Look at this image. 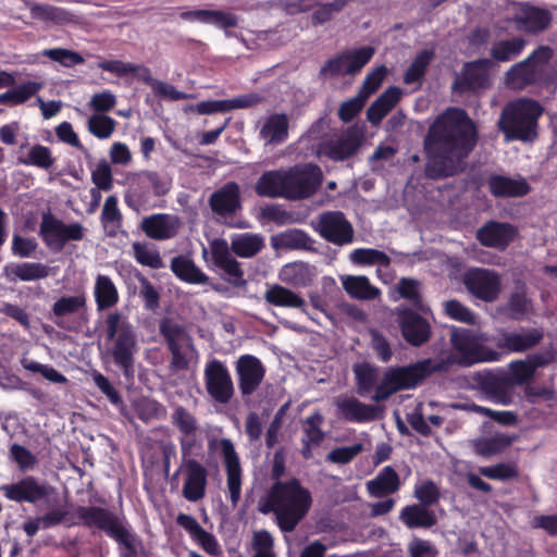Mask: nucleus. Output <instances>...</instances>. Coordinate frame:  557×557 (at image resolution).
<instances>
[{
    "label": "nucleus",
    "mask_w": 557,
    "mask_h": 557,
    "mask_svg": "<svg viewBox=\"0 0 557 557\" xmlns=\"http://www.w3.org/2000/svg\"><path fill=\"white\" fill-rule=\"evenodd\" d=\"M478 141V129L467 111L448 108L436 116L424 138L425 175L431 180L455 176Z\"/></svg>",
    "instance_id": "f257e3e1"
},
{
    "label": "nucleus",
    "mask_w": 557,
    "mask_h": 557,
    "mask_svg": "<svg viewBox=\"0 0 557 557\" xmlns=\"http://www.w3.org/2000/svg\"><path fill=\"white\" fill-rule=\"evenodd\" d=\"M312 497L296 478L275 482L260 508L262 513L273 512L281 531L292 532L308 513Z\"/></svg>",
    "instance_id": "f03ea898"
},
{
    "label": "nucleus",
    "mask_w": 557,
    "mask_h": 557,
    "mask_svg": "<svg viewBox=\"0 0 557 557\" xmlns=\"http://www.w3.org/2000/svg\"><path fill=\"white\" fill-rule=\"evenodd\" d=\"M77 521L72 524L97 529L123 548L122 557H137L141 540L133 531L125 516L100 506H77L74 511Z\"/></svg>",
    "instance_id": "7ed1b4c3"
},
{
    "label": "nucleus",
    "mask_w": 557,
    "mask_h": 557,
    "mask_svg": "<svg viewBox=\"0 0 557 557\" xmlns=\"http://www.w3.org/2000/svg\"><path fill=\"white\" fill-rule=\"evenodd\" d=\"M451 363L449 359L426 358L408 366L389 367L384 371L372 400L385 401L397 392L416 388L432 374L447 372Z\"/></svg>",
    "instance_id": "20e7f679"
},
{
    "label": "nucleus",
    "mask_w": 557,
    "mask_h": 557,
    "mask_svg": "<svg viewBox=\"0 0 557 557\" xmlns=\"http://www.w3.org/2000/svg\"><path fill=\"white\" fill-rule=\"evenodd\" d=\"M543 111L540 102L533 99L509 101L500 112L498 129L507 141L533 143L539 137V120Z\"/></svg>",
    "instance_id": "39448f33"
},
{
    "label": "nucleus",
    "mask_w": 557,
    "mask_h": 557,
    "mask_svg": "<svg viewBox=\"0 0 557 557\" xmlns=\"http://www.w3.org/2000/svg\"><path fill=\"white\" fill-rule=\"evenodd\" d=\"M106 341L111 343L110 355L125 377L134 375L138 338L135 326L119 311L109 312L104 319Z\"/></svg>",
    "instance_id": "423d86ee"
},
{
    "label": "nucleus",
    "mask_w": 557,
    "mask_h": 557,
    "mask_svg": "<svg viewBox=\"0 0 557 557\" xmlns=\"http://www.w3.org/2000/svg\"><path fill=\"white\" fill-rule=\"evenodd\" d=\"M554 50L541 45L524 60L511 65L505 73V84L513 90H524L530 86L548 87L553 83L549 62Z\"/></svg>",
    "instance_id": "0eeeda50"
},
{
    "label": "nucleus",
    "mask_w": 557,
    "mask_h": 557,
    "mask_svg": "<svg viewBox=\"0 0 557 557\" xmlns=\"http://www.w3.org/2000/svg\"><path fill=\"white\" fill-rule=\"evenodd\" d=\"M488 337L473 329L451 326L449 342L457 355V363L471 367L481 362H494L500 359L499 352L485 345Z\"/></svg>",
    "instance_id": "6e6552de"
},
{
    "label": "nucleus",
    "mask_w": 557,
    "mask_h": 557,
    "mask_svg": "<svg viewBox=\"0 0 557 557\" xmlns=\"http://www.w3.org/2000/svg\"><path fill=\"white\" fill-rule=\"evenodd\" d=\"M159 332L171 354L170 369L172 371L187 370L190 357L197 355V350L186 327L173 319L165 318L160 322Z\"/></svg>",
    "instance_id": "1a4fd4ad"
},
{
    "label": "nucleus",
    "mask_w": 557,
    "mask_h": 557,
    "mask_svg": "<svg viewBox=\"0 0 557 557\" xmlns=\"http://www.w3.org/2000/svg\"><path fill=\"white\" fill-rule=\"evenodd\" d=\"M39 237L52 251L60 252L69 242H81L85 237V227L78 223H64L51 212L41 215Z\"/></svg>",
    "instance_id": "9d476101"
},
{
    "label": "nucleus",
    "mask_w": 557,
    "mask_h": 557,
    "mask_svg": "<svg viewBox=\"0 0 557 557\" xmlns=\"http://www.w3.org/2000/svg\"><path fill=\"white\" fill-rule=\"evenodd\" d=\"M285 180V199L302 200L317 193L322 184L323 174L317 164H296L286 170Z\"/></svg>",
    "instance_id": "9b49d317"
},
{
    "label": "nucleus",
    "mask_w": 557,
    "mask_h": 557,
    "mask_svg": "<svg viewBox=\"0 0 557 557\" xmlns=\"http://www.w3.org/2000/svg\"><path fill=\"white\" fill-rule=\"evenodd\" d=\"M52 491V486L34 475H25L15 482L0 486L2 495L16 504L36 505L46 500Z\"/></svg>",
    "instance_id": "f8f14e48"
},
{
    "label": "nucleus",
    "mask_w": 557,
    "mask_h": 557,
    "mask_svg": "<svg viewBox=\"0 0 557 557\" xmlns=\"http://www.w3.org/2000/svg\"><path fill=\"white\" fill-rule=\"evenodd\" d=\"M396 321L403 338L410 346L421 347L431 339L430 322L414 309L405 306L397 307Z\"/></svg>",
    "instance_id": "ddd939ff"
},
{
    "label": "nucleus",
    "mask_w": 557,
    "mask_h": 557,
    "mask_svg": "<svg viewBox=\"0 0 557 557\" xmlns=\"http://www.w3.org/2000/svg\"><path fill=\"white\" fill-rule=\"evenodd\" d=\"M463 284L472 296L485 302L495 301L502 290L500 275L485 268L469 269L463 275Z\"/></svg>",
    "instance_id": "4468645a"
},
{
    "label": "nucleus",
    "mask_w": 557,
    "mask_h": 557,
    "mask_svg": "<svg viewBox=\"0 0 557 557\" xmlns=\"http://www.w3.org/2000/svg\"><path fill=\"white\" fill-rule=\"evenodd\" d=\"M207 393L219 404H227L234 396V384L226 364L219 359L209 360L203 370Z\"/></svg>",
    "instance_id": "2eb2a0df"
},
{
    "label": "nucleus",
    "mask_w": 557,
    "mask_h": 557,
    "mask_svg": "<svg viewBox=\"0 0 557 557\" xmlns=\"http://www.w3.org/2000/svg\"><path fill=\"white\" fill-rule=\"evenodd\" d=\"M473 382L480 391L488 396L491 400L502 405L512 403V383L503 369L479 371L472 376Z\"/></svg>",
    "instance_id": "dca6fc26"
},
{
    "label": "nucleus",
    "mask_w": 557,
    "mask_h": 557,
    "mask_svg": "<svg viewBox=\"0 0 557 557\" xmlns=\"http://www.w3.org/2000/svg\"><path fill=\"white\" fill-rule=\"evenodd\" d=\"M543 337V331L536 327L522 332L500 329L492 336V342L502 356V354L524 352L532 349L541 343Z\"/></svg>",
    "instance_id": "f3484780"
},
{
    "label": "nucleus",
    "mask_w": 557,
    "mask_h": 557,
    "mask_svg": "<svg viewBox=\"0 0 557 557\" xmlns=\"http://www.w3.org/2000/svg\"><path fill=\"white\" fill-rule=\"evenodd\" d=\"M317 231L326 242L337 246L354 242V227L342 211H326L319 215Z\"/></svg>",
    "instance_id": "a211bd4d"
},
{
    "label": "nucleus",
    "mask_w": 557,
    "mask_h": 557,
    "mask_svg": "<svg viewBox=\"0 0 557 557\" xmlns=\"http://www.w3.org/2000/svg\"><path fill=\"white\" fill-rule=\"evenodd\" d=\"M238 388L243 397L252 395L265 376V367L253 355H242L235 363Z\"/></svg>",
    "instance_id": "6ab92c4d"
},
{
    "label": "nucleus",
    "mask_w": 557,
    "mask_h": 557,
    "mask_svg": "<svg viewBox=\"0 0 557 557\" xmlns=\"http://www.w3.org/2000/svg\"><path fill=\"white\" fill-rule=\"evenodd\" d=\"M338 416L352 423H369L383 417L384 407L364 404L354 396L337 398L335 401Z\"/></svg>",
    "instance_id": "aec40b11"
},
{
    "label": "nucleus",
    "mask_w": 557,
    "mask_h": 557,
    "mask_svg": "<svg viewBox=\"0 0 557 557\" xmlns=\"http://www.w3.org/2000/svg\"><path fill=\"white\" fill-rule=\"evenodd\" d=\"M363 138V133L357 127H348L342 135L324 143L322 150L333 161H345L358 152Z\"/></svg>",
    "instance_id": "412c9836"
},
{
    "label": "nucleus",
    "mask_w": 557,
    "mask_h": 557,
    "mask_svg": "<svg viewBox=\"0 0 557 557\" xmlns=\"http://www.w3.org/2000/svg\"><path fill=\"white\" fill-rule=\"evenodd\" d=\"M517 235L518 230L512 224L490 220L476 231L475 237L484 247L505 250Z\"/></svg>",
    "instance_id": "4be33fe9"
},
{
    "label": "nucleus",
    "mask_w": 557,
    "mask_h": 557,
    "mask_svg": "<svg viewBox=\"0 0 557 557\" xmlns=\"http://www.w3.org/2000/svg\"><path fill=\"white\" fill-rule=\"evenodd\" d=\"M493 66L492 60L481 58L467 62L461 76L454 83V89L460 91H478L490 86L488 71Z\"/></svg>",
    "instance_id": "5701e85b"
},
{
    "label": "nucleus",
    "mask_w": 557,
    "mask_h": 557,
    "mask_svg": "<svg viewBox=\"0 0 557 557\" xmlns=\"http://www.w3.org/2000/svg\"><path fill=\"white\" fill-rule=\"evenodd\" d=\"M15 83L16 79L13 74L0 71V89L10 88L0 94V104L10 107L23 104L42 88V84L35 81H27L17 86H15Z\"/></svg>",
    "instance_id": "b1692460"
},
{
    "label": "nucleus",
    "mask_w": 557,
    "mask_h": 557,
    "mask_svg": "<svg viewBox=\"0 0 557 557\" xmlns=\"http://www.w3.org/2000/svg\"><path fill=\"white\" fill-rule=\"evenodd\" d=\"M221 453L226 470V486L230 494V502L235 508L242 496V467L239 457L234 448L233 443L224 438L221 441Z\"/></svg>",
    "instance_id": "393cba45"
},
{
    "label": "nucleus",
    "mask_w": 557,
    "mask_h": 557,
    "mask_svg": "<svg viewBox=\"0 0 557 557\" xmlns=\"http://www.w3.org/2000/svg\"><path fill=\"white\" fill-rule=\"evenodd\" d=\"M211 257L214 265L224 271L226 281L233 286L240 287L246 281L240 263L233 258L225 239H214L210 244Z\"/></svg>",
    "instance_id": "a878e982"
},
{
    "label": "nucleus",
    "mask_w": 557,
    "mask_h": 557,
    "mask_svg": "<svg viewBox=\"0 0 557 557\" xmlns=\"http://www.w3.org/2000/svg\"><path fill=\"white\" fill-rule=\"evenodd\" d=\"M185 482L183 496L188 502L196 503L206 495L208 470L194 458H184Z\"/></svg>",
    "instance_id": "bb28decb"
},
{
    "label": "nucleus",
    "mask_w": 557,
    "mask_h": 557,
    "mask_svg": "<svg viewBox=\"0 0 557 557\" xmlns=\"http://www.w3.org/2000/svg\"><path fill=\"white\" fill-rule=\"evenodd\" d=\"M209 206L212 212L219 216H233L242 209L239 185L236 182H227L221 188L211 194Z\"/></svg>",
    "instance_id": "cd10ccee"
},
{
    "label": "nucleus",
    "mask_w": 557,
    "mask_h": 557,
    "mask_svg": "<svg viewBox=\"0 0 557 557\" xmlns=\"http://www.w3.org/2000/svg\"><path fill=\"white\" fill-rule=\"evenodd\" d=\"M180 226V218L169 213H153L145 216L140 223V228L146 236L156 240H165L175 237Z\"/></svg>",
    "instance_id": "c85d7f7f"
},
{
    "label": "nucleus",
    "mask_w": 557,
    "mask_h": 557,
    "mask_svg": "<svg viewBox=\"0 0 557 557\" xmlns=\"http://www.w3.org/2000/svg\"><path fill=\"white\" fill-rule=\"evenodd\" d=\"M490 194L495 198H520L531 190L525 178H513L503 174L492 173L486 178Z\"/></svg>",
    "instance_id": "c756f323"
},
{
    "label": "nucleus",
    "mask_w": 557,
    "mask_h": 557,
    "mask_svg": "<svg viewBox=\"0 0 557 557\" xmlns=\"http://www.w3.org/2000/svg\"><path fill=\"white\" fill-rule=\"evenodd\" d=\"M86 301L87 299L84 293L60 297L51 308L54 324L70 332L77 331L79 324L70 323L65 318L71 314L85 312L87 310Z\"/></svg>",
    "instance_id": "7c9ffc66"
},
{
    "label": "nucleus",
    "mask_w": 557,
    "mask_h": 557,
    "mask_svg": "<svg viewBox=\"0 0 557 557\" xmlns=\"http://www.w3.org/2000/svg\"><path fill=\"white\" fill-rule=\"evenodd\" d=\"M172 424L182 433L180 438L183 458L189 457L195 447V435L198 430L196 418L183 406H178L172 413Z\"/></svg>",
    "instance_id": "2f4dec72"
},
{
    "label": "nucleus",
    "mask_w": 557,
    "mask_h": 557,
    "mask_svg": "<svg viewBox=\"0 0 557 557\" xmlns=\"http://www.w3.org/2000/svg\"><path fill=\"white\" fill-rule=\"evenodd\" d=\"M262 97L256 92L242 95L233 99L208 100L197 103L196 111L199 114H213L230 112L235 109L251 108L259 104Z\"/></svg>",
    "instance_id": "473e14b6"
},
{
    "label": "nucleus",
    "mask_w": 557,
    "mask_h": 557,
    "mask_svg": "<svg viewBox=\"0 0 557 557\" xmlns=\"http://www.w3.org/2000/svg\"><path fill=\"white\" fill-rule=\"evenodd\" d=\"M29 14L33 20L53 25L63 26L69 24H77L79 16L73 12L48 3L30 2L28 4Z\"/></svg>",
    "instance_id": "72a5a7b5"
},
{
    "label": "nucleus",
    "mask_w": 557,
    "mask_h": 557,
    "mask_svg": "<svg viewBox=\"0 0 557 557\" xmlns=\"http://www.w3.org/2000/svg\"><path fill=\"white\" fill-rule=\"evenodd\" d=\"M180 17L188 22L211 24L218 28L224 29L226 33L228 28H234L238 25V16L236 14L220 10H189L182 12Z\"/></svg>",
    "instance_id": "f704fd0d"
},
{
    "label": "nucleus",
    "mask_w": 557,
    "mask_h": 557,
    "mask_svg": "<svg viewBox=\"0 0 557 557\" xmlns=\"http://www.w3.org/2000/svg\"><path fill=\"white\" fill-rule=\"evenodd\" d=\"M552 21V13L547 9L532 5H525L516 18L519 28L530 34L544 32Z\"/></svg>",
    "instance_id": "c9c22d12"
},
{
    "label": "nucleus",
    "mask_w": 557,
    "mask_h": 557,
    "mask_svg": "<svg viewBox=\"0 0 557 557\" xmlns=\"http://www.w3.org/2000/svg\"><path fill=\"white\" fill-rule=\"evenodd\" d=\"M400 485L397 471L392 466H386L374 479L367 482V490L372 497L382 498L398 492Z\"/></svg>",
    "instance_id": "e433bc0d"
},
{
    "label": "nucleus",
    "mask_w": 557,
    "mask_h": 557,
    "mask_svg": "<svg viewBox=\"0 0 557 557\" xmlns=\"http://www.w3.org/2000/svg\"><path fill=\"white\" fill-rule=\"evenodd\" d=\"M3 275L10 282H30L46 278L49 275L48 265L41 262L9 263L3 268Z\"/></svg>",
    "instance_id": "4c0bfd02"
},
{
    "label": "nucleus",
    "mask_w": 557,
    "mask_h": 557,
    "mask_svg": "<svg viewBox=\"0 0 557 557\" xmlns=\"http://www.w3.org/2000/svg\"><path fill=\"white\" fill-rule=\"evenodd\" d=\"M401 98V89L391 86L384 90L368 108L367 120L372 125H379L382 120L392 111Z\"/></svg>",
    "instance_id": "58836bf2"
},
{
    "label": "nucleus",
    "mask_w": 557,
    "mask_h": 557,
    "mask_svg": "<svg viewBox=\"0 0 557 557\" xmlns=\"http://www.w3.org/2000/svg\"><path fill=\"white\" fill-rule=\"evenodd\" d=\"M286 170H271L261 174L255 184V191L260 197L285 198Z\"/></svg>",
    "instance_id": "ea45409f"
},
{
    "label": "nucleus",
    "mask_w": 557,
    "mask_h": 557,
    "mask_svg": "<svg viewBox=\"0 0 557 557\" xmlns=\"http://www.w3.org/2000/svg\"><path fill=\"white\" fill-rule=\"evenodd\" d=\"M528 41L520 36L495 40L490 49V60L496 63H507L517 59L524 50Z\"/></svg>",
    "instance_id": "a19ab883"
},
{
    "label": "nucleus",
    "mask_w": 557,
    "mask_h": 557,
    "mask_svg": "<svg viewBox=\"0 0 557 557\" xmlns=\"http://www.w3.org/2000/svg\"><path fill=\"white\" fill-rule=\"evenodd\" d=\"M264 300L274 307L301 310L306 307V300L299 294L278 284L268 286Z\"/></svg>",
    "instance_id": "79ce46f5"
},
{
    "label": "nucleus",
    "mask_w": 557,
    "mask_h": 557,
    "mask_svg": "<svg viewBox=\"0 0 557 557\" xmlns=\"http://www.w3.org/2000/svg\"><path fill=\"white\" fill-rule=\"evenodd\" d=\"M170 269L177 278L188 284H207L209 281V276L190 258L183 255L172 258Z\"/></svg>",
    "instance_id": "37998d69"
},
{
    "label": "nucleus",
    "mask_w": 557,
    "mask_h": 557,
    "mask_svg": "<svg viewBox=\"0 0 557 557\" xmlns=\"http://www.w3.org/2000/svg\"><path fill=\"white\" fill-rule=\"evenodd\" d=\"M94 297L98 311L110 309L114 307L120 300L115 284L111 277L103 274H99L96 277Z\"/></svg>",
    "instance_id": "c03bdc74"
},
{
    "label": "nucleus",
    "mask_w": 557,
    "mask_h": 557,
    "mask_svg": "<svg viewBox=\"0 0 557 557\" xmlns=\"http://www.w3.org/2000/svg\"><path fill=\"white\" fill-rule=\"evenodd\" d=\"M399 518L409 529H430L434 527L437 521L433 511L416 504L404 507Z\"/></svg>",
    "instance_id": "a18cd8bd"
},
{
    "label": "nucleus",
    "mask_w": 557,
    "mask_h": 557,
    "mask_svg": "<svg viewBox=\"0 0 557 557\" xmlns=\"http://www.w3.org/2000/svg\"><path fill=\"white\" fill-rule=\"evenodd\" d=\"M264 248V238L260 234L244 233L232 238L230 251L239 258H252Z\"/></svg>",
    "instance_id": "49530a36"
},
{
    "label": "nucleus",
    "mask_w": 557,
    "mask_h": 557,
    "mask_svg": "<svg viewBox=\"0 0 557 557\" xmlns=\"http://www.w3.org/2000/svg\"><path fill=\"white\" fill-rule=\"evenodd\" d=\"M343 287L355 299L373 300L380 295V289L371 285L364 275H347L343 280Z\"/></svg>",
    "instance_id": "de8ad7c7"
},
{
    "label": "nucleus",
    "mask_w": 557,
    "mask_h": 557,
    "mask_svg": "<svg viewBox=\"0 0 557 557\" xmlns=\"http://www.w3.org/2000/svg\"><path fill=\"white\" fill-rule=\"evenodd\" d=\"M278 277L283 283L294 287H307L312 282L311 269L305 262L285 264L281 269Z\"/></svg>",
    "instance_id": "09e8293b"
},
{
    "label": "nucleus",
    "mask_w": 557,
    "mask_h": 557,
    "mask_svg": "<svg viewBox=\"0 0 557 557\" xmlns=\"http://www.w3.org/2000/svg\"><path fill=\"white\" fill-rule=\"evenodd\" d=\"M260 135L270 144L283 143L288 136V120L285 114H272L263 124Z\"/></svg>",
    "instance_id": "8fccbe9b"
},
{
    "label": "nucleus",
    "mask_w": 557,
    "mask_h": 557,
    "mask_svg": "<svg viewBox=\"0 0 557 557\" xmlns=\"http://www.w3.org/2000/svg\"><path fill=\"white\" fill-rule=\"evenodd\" d=\"M352 371L359 395L363 396L372 389L375 391L379 379V369L375 366L364 361L354 364Z\"/></svg>",
    "instance_id": "3c124183"
},
{
    "label": "nucleus",
    "mask_w": 557,
    "mask_h": 557,
    "mask_svg": "<svg viewBox=\"0 0 557 557\" xmlns=\"http://www.w3.org/2000/svg\"><path fill=\"white\" fill-rule=\"evenodd\" d=\"M18 162L27 166L49 171L54 165L55 158L49 147L35 144L29 148L26 156L18 158Z\"/></svg>",
    "instance_id": "603ef678"
},
{
    "label": "nucleus",
    "mask_w": 557,
    "mask_h": 557,
    "mask_svg": "<svg viewBox=\"0 0 557 557\" xmlns=\"http://www.w3.org/2000/svg\"><path fill=\"white\" fill-rule=\"evenodd\" d=\"M133 257L137 263L158 270L164 267L157 247L148 242H135L132 244Z\"/></svg>",
    "instance_id": "864d4df0"
},
{
    "label": "nucleus",
    "mask_w": 557,
    "mask_h": 557,
    "mask_svg": "<svg viewBox=\"0 0 557 557\" xmlns=\"http://www.w3.org/2000/svg\"><path fill=\"white\" fill-rule=\"evenodd\" d=\"M434 58V51L424 49L417 53L410 65L405 72L404 82L407 85L421 82L424 77L428 66Z\"/></svg>",
    "instance_id": "5fc2aeb1"
},
{
    "label": "nucleus",
    "mask_w": 557,
    "mask_h": 557,
    "mask_svg": "<svg viewBox=\"0 0 557 557\" xmlns=\"http://www.w3.org/2000/svg\"><path fill=\"white\" fill-rule=\"evenodd\" d=\"M396 290L400 298L409 301L417 310H423L424 302L420 292V282L411 277H401L396 284Z\"/></svg>",
    "instance_id": "6e6d98bb"
},
{
    "label": "nucleus",
    "mask_w": 557,
    "mask_h": 557,
    "mask_svg": "<svg viewBox=\"0 0 557 557\" xmlns=\"http://www.w3.org/2000/svg\"><path fill=\"white\" fill-rule=\"evenodd\" d=\"M351 262L360 265H380L388 268L391 258L382 250L374 248H357L350 253Z\"/></svg>",
    "instance_id": "4d7b16f0"
},
{
    "label": "nucleus",
    "mask_w": 557,
    "mask_h": 557,
    "mask_svg": "<svg viewBox=\"0 0 557 557\" xmlns=\"http://www.w3.org/2000/svg\"><path fill=\"white\" fill-rule=\"evenodd\" d=\"M374 48L371 46H364L358 49L349 50L344 52L346 59L347 71L349 74L358 73L362 67L370 62L374 55Z\"/></svg>",
    "instance_id": "13d9d810"
},
{
    "label": "nucleus",
    "mask_w": 557,
    "mask_h": 557,
    "mask_svg": "<svg viewBox=\"0 0 557 557\" xmlns=\"http://www.w3.org/2000/svg\"><path fill=\"white\" fill-rule=\"evenodd\" d=\"M323 420V416L320 411H314L307 417L304 421L302 440L313 443L314 446H319L325 437V434L321 429Z\"/></svg>",
    "instance_id": "bf43d9fd"
},
{
    "label": "nucleus",
    "mask_w": 557,
    "mask_h": 557,
    "mask_svg": "<svg viewBox=\"0 0 557 557\" xmlns=\"http://www.w3.org/2000/svg\"><path fill=\"white\" fill-rule=\"evenodd\" d=\"M41 54L65 67H73L85 62L82 54L65 48L45 49Z\"/></svg>",
    "instance_id": "052dcab7"
},
{
    "label": "nucleus",
    "mask_w": 557,
    "mask_h": 557,
    "mask_svg": "<svg viewBox=\"0 0 557 557\" xmlns=\"http://www.w3.org/2000/svg\"><path fill=\"white\" fill-rule=\"evenodd\" d=\"M115 129V121L106 114H94L88 120V131L99 139L109 138Z\"/></svg>",
    "instance_id": "680f3d73"
},
{
    "label": "nucleus",
    "mask_w": 557,
    "mask_h": 557,
    "mask_svg": "<svg viewBox=\"0 0 557 557\" xmlns=\"http://www.w3.org/2000/svg\"><path fill=\"white\" fill-rule=\"evenodd\" d=\"M511 444V441L505 435H497L483 438L476 442L475 451L483 457H491L503 451Z\"/></svg>",
    "instance_id": "e2e57ef3"
},
{
    "label": "nucleus",
    "mask_w": 557,
    "mask_h": 557,
    "mask_svg": "<svg viewBox=\"0 0 557 557\" xmlns=\"http://www.w3.org/2000/svg\"><path fill=\"white\" fill-rule=\"evenodd\" d=\"M21 364L27 371L40 373L49 382L58 384H64L67 382V379L51 366L42 364L26 358L21 360Z\"/></svg>",
    "instance_id": "0e129e2a"
},
{
    "label": "nucleus",
    "mask_w": 557,
    "mask_h": 557,
    "mask_svg": "<svg viewBox=\"0 0 557 557\" xmlns=\"http://www.w3.org/2000/svg\"><path fill=\"white\" fill-rule=\"evenodd\" d=\"M10 456L23 472L33 470L37 465L36 456L28 448L17 443L10 446Z\"/></svg>",
    "instance_id": "69168bd1"
},
{
    "label": "nucleus",
    "mask_w": 557,
    "mask_h": 557,
    "mask_svg": "<svg viewBox=\"0 0 557 557\" xmlns=\"http://www.w3.org/2000/svg\"><path fill=\"white\" fill-rule=\"evenodd\" d=\"M387 74V69L385 65L376 66L373 71L368 73L363 79L362 86L359 91L367 99L373 94H375L381 87L385 76Z\"/></svg>",
    "instance_id": "338daca9"
},
{
    "label": "nucleus",
    "mask_w": 557,
    "mask_h": 557,
    "mask_svg": "<svg viewBox=\"0 0 557 557\" xmlns=\"http://www.w3.org/2000/svg\"><path fill=\"white\" fill-rule=\"evenodd\" d=\"M414 497L420 502L419 505L428 508L438 503L441 492L433 481L428 480L421 485L416 486Z\"/></svg>",
    "instance_id": "774afa93"
}]
</instances>
